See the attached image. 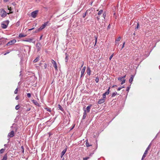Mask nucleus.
Here are the masks:
<instances>
[{"instance_id": "nucleus-59", "label": "nucleus", "mask_w": 160, "mask_h": 160, "mask_svg": "<svg viewBox=\"0 0 160 160\" xmlns=\"http://www.w3.org/2000/svg\"><path fill=\"white\" fill-rule=\"evenodd\" d=\"M19 25V22H18L17 23V25Z\"/></svg>"}, {"instance_id": "nucleus-9", "label": "nucleus", "mask_w": 160, "mask_h": 160, "mask_svg": "<svg viewBox=\"0 0 160 160\" xmlns=\"http://www.w3.org/2000/svg\"><path fill=\"white\" fill-rule=\"evenodd\" d=\"M41 45V44L40 43H38L36 44V47L37 48L38 51H39L41 49V48L40 47V46Z\"/></svg>"}, {"instance_id": "nucleus-26", "label": "nucleus", "mask_w": 160, "mask_h": 160, "mask_svg": "<svg viewBox=\"0 0 160 160\" xmlns=\"http://www.w3.org/2000/svg\"><path fill=\"white\" fill-rule=\"evenodd\" d=\"M117 92H113L112 94V97H114L115 96H116L117 94Z\"/></svg>"}, {"instance_id": "nucleus-48", "label": "nucleus", "mask_w": 160, "mask_h": 160, "mask_svg": "<svg viewBox=\"0 0 160 160\" xmlns=\"http://www.w3.org/2000/svg\"><path fill=\"white\" fill-rule=\"evenodd\" d=\"M139 27V24L138 23H137V26L136 28H135V29H138Z\"/></svg>"}, {"instance_id": "nucleus-11", "label": "nucleus", "mask_w": 160, "mask_h": 160, "mask_svg": "<svg viewBox=\"0 0 160 160\" xmlns=\"http://www.w3.org/2000/svg\"><path fill=\"white\" fill-rule=\"evenodd\" d=\"M134 76L133 75H131V77L129 79V82H130V83H132V82L133 80V79L134 78Z\"/></svg>"}, {"instance_id": "nucleus-4", "label": "nucleus", "mask_w": 160, "mask_h": 160, "mask_svg": "<svg viewBox=\"0 0 160 160\" xmlns=\"http://www.w3.org/2000/svg\"><path fill=\"white\" fill-rule=\"evenodd\" d=\"M0 14L2 17H4L6 16L7 12L4 10L2 9L0 11Z\"/></svg>"}, {"instance_id": "nucleus-57", "label": "nucleus", "mask_w": 160, "mask_h": 160, "mask_svg": "<svg viewBox=\"0 0 160 160\" xmlns=\"http://www.w3.org/2000/svg\"><path fill=\"white\" fill-rule=\"evenodd\" d=\"M124 44H125V42H124L123 43V46H122V48H123V47H124Z\"/></svg>"}, {"instance_id": "nucleus-36", "label": "nucleus", "mask_w": 160, "mask_h": 160, "mask_svg": "<svg viewBox=\"0 0 160 160\" xmlns=\"http://www.w3.org/2000/svg\"><path fill=\"white\" fill-rule=\"evenodd\" d=\"M99 79L98 78L96 77V78L95 81L96 82H98L99 81Z\"/></svg>"}, {"instance_id": "nucleus-2", "label": "nucleus", "mask_w": 160, "mask_h": 160, "mask_svg": "<svg viewBox=\"0 0 160 160\" xmlns=\"http://www.w3.org/2000/svg\"><path fill=\"white\" fill-rule=\"evenodd\" d=\"M9 21L8 20H7L1 24V27L3 28H6L7 27Z\"/></svg>"}, {"instance_id": "nucleus-40", "label": "nucleus", "mask_w": 160, "mask_h": 160, "mask_svg": "<svg viewBox=\"0 0 160 160\" xmlns=\"http://www.w3.org/2000/svg\"><path fill=\"white\" fill-rule=\"evenodd\" d=\"M150 145L148 146V148H147L146 150H147V151L148 152V151L150 149Z\"/></svg>"}, {"instance_id": "nucleus-52", "label": "nucleus", "mask_w": 160, "mask_h": 160, "mask_svg": "<svg viewBox=\"0 0 160 160\" xmlns=\"http://www.w3.org/2000/svg\"><path fill=\"white\" fill-rule=\"evenodd\" d=\"M34 29V28H31V29H29L28 30V31H31V30H33Z\"/></svg>"}, {"instance_id": "nucleus-5", "label": "nucleus", "mask_w": 160, "mask_h": 160, "mask_svg": "<svg viewBox=\"0 0 160 160\" xmlns=\"http://www.w3.org/2000/svg\"><path fill=\"white\" fill-rule=\"evenodd\" d=\"M16 42V41L15 39H13L12 40L10 41L9 42H8L7 44V46H9L12 44H14Z\"/></svg>"}, {"instance_id": "nucleus-56", "label": "nucleus", "mask_w": 160, "mask_h": 160, "mask_svg": "<svg viewBox=\"0 0 160 160\" xmlns=\"http://www.w3.org/2000/svg\"><path fill=\"white\" fill-rule=\"evenodd\" d=\"M9 52H6V53H5V54H4V55H6V54H8V53H9Z\"/></svg>"}, {"instance_id": "nucleus-30", "label": "nucleus", "mask_w": 160, "mask_h": 160, "mask_svg": "<svg viewBox=\"0 0 160 160\" xmlns=\"http://www.w3.org/2000/svg\"><path fill=\"white\" fill-rule=\"evenodd\" d=\"M88 11H89L88 10H87L86 12V13H85L83 14V18H85V17L86 16V13H88Z\"/></svg>"}, {"instance_id": "nucleus-27", "label": "nucleus", "mask_w": 160, "mask_h": 160, "mask_svg": "<svg viewBox=\"0 0 160 160\" xmlns=\"http://www.w3.org/2000/svg\"><path fill=\"white\" fill-rule=\"evenodd\" d=\"M8 9L10 11L9 13H8V14H9V13H13L11 11L12 10L11 7H9L8 6Z\"/></svg>"}, {"instance_id": "nucleus-51", "label": "nucleus", "mask_w": 160, "mask_h": 160, "mask_svg": "<svg viewBox=\"0 0 160 160\" xmlns=\"http://www.w3.org/2000/svg\"><path fill=\"white\" fill-rule=\"evenodd\" d=\"M31 109V108H28L27 109V110L26 111H29Z\"/></svg>"}, {"instance_id": "nucleus-47", "label": "nucleus", "mask_w": 160, "mask_h": 160, "mask_svg": "<svg viewBox=\"0 0 160 160\" xmlns=\"http://www.w3.org/2000/svg\"><path fill=\"white\" fill-rule=\"evenodd\" d=\"M103 17L104 18H105V17L106 16V14L105 13H104L103 14Z\"/></svg>"}, {"instance_id": "nucleus-31", "label": "nucleus", "mask_w": 160, "mask_h": 160, "mask_svg": "<svg viewBox=\"0 0 160 160\" xmlns=\"http://www.w3.org/2000/svg\"><path fill=\"white\" fill-rule=\"evenodd\" d=\"M103 12V10H100L99 11L98 14V15H101Z\"/></svg>"}, {"instance_id": "nucleus-41", "label": "nucleus", "mask_w": 160, "mask_h": 160, "mask_svg": "<svg viewBox=\"0 0 160 160\" xmlns=\"http://www.w3.org/2000/svg\"><path fill=\"white\" fill-rule=\"evenodd\" d=\"M95 43L94 46L96 45V42H97V37L96 36H95Z\"/></svg>"}, {"instance_id": "nucleus-32", "label": "nucleus", "mask_w": 160, "mask_h": 160, "mask_svg": "<svg viewBox=\"0 0 160 160\" xmlns=\"http://www.w3.org/2000/svg\"><path fill=\"white\" fill-rule=\"evenodd\" d=\"M20 107H19V105H16V106L15 108V109L16 110H18L19 109V108Z\"/></svg>"}, {"instance_id": "nucleus-15", "label": "nucleus", "mask_w": 160, "mask_h": 160, "mask_svg": "<svg viewBox=\"0 0 160 160\" xmlns=\"http://www.w3.org/2000/svg\"><path fill=\"white\" fill-rule=\"evenodd\" d=\"M90 72H91V70H90V68L88 67H87V74L88 75H90Z\"/></svg>"}, {"instance_id": "nucleus-43", "label": "nucleus", "mask_w": 160, "mask_h": 160, "mask_svg": "<svg viewBox=\"0 0 160 160\" xmlns=\"http://www.w3.org/2000/svg\"><path fill=\"white\" fill-rule=\"evenodd\" d=\"M85 71L84 70H82L81 73L82 74H84L85 72Z\"/></svg>"}, {"instance_id": "nucleus-64", "label": "nucleus", "mask_w": 160, "mask_h": 160, "mask_svg": "<svg viewBox=\"0 0 160 160\" xmlns=\"http://www.w3.org/2000/svg\"><path fill=\"white\" fill-rule=\"evenodd\" d=\"M124 88V87L123 86H122V87H121V88Z\"/></svg>"}, {"instance_id": "nucleus-7", "label": "nucleus", "mask_w": 160, "mask_h": 160, "mask_svg": "<svg viewBox=\"0 0 160 160\" xmlns=\"http://www.w3.org/2000/svg\"><path fill=\"white\" fill-rule=\"evenodd\" d=\"M14 136V132L12 131L8 133V137L12 138Z\"/></svg>"}, {"instance_id": "nucleus-50", "label": "nucleus", "mask_w": 160, "mask_h": 160, "mask_svg": "<svg viewBox=\"0 0 160 160\" xmlns=\"http://www.w3.org/2000/svg\"><path fill=\"white\" fill-rule=\"evenodd\" d=\"M122 89V88H121V87L117 89L118 91H119Z\"/></svg>"}, {"instance_id": "nucleus-35", "label": "nucleus", "mask_w": 160, "mask_h": 160, "mask_svg": "<svg viewBox=\"0 0 160 160\" xmlns=\"http://www.w3.org/2000/svg\"><path fill=\"white\" fill-rule=\"evenodd\" d=\"M27 96L29 98H30L31 97V94L30 93H27Z\"/></svg>"}, {"instance_id": "nucleus-62", "label": "nucleus", "mask_w": 160, "mask_h": 160, "mask_svg": "<svg viewBox=\"0 0 160 160\" xmlns=\"http://www.w3.org/2000/svg\"><path fill=\"white\" fill-rule=\"evenodd\" d=\"M36 2H38L40 1V0H35Z\"/></svg>"}, {"instance_id": "nucleus-10", "label": "nucleus", "mask_w": 160, "mask_h": 160, "mask_svg": "<svg viewBox=\"0 0 160 160\" xmlns=\"http://www.w3.org/2000/svg\"><path fill=\"white\" fill-rule=\"evenodd\" d=\"M147 153L148 151H147V150H145L144 153V154H143V155L142 156L141 160H143V159L146 157V155L147 154Z\"/></svg>"}, {"instance_id": "nucleus-16", "label": "nucleus", "mask_w": 160, "mask_h": 160, "mask_svg": "<svg viewBox=\"0 0 160 160\" xmlns=\"http://www.w3.org/2000/svg\"><path fill=\"white\" fill-rule=\"evenodd\" d=\"M27 36V35H24L22 33H21L19 34V38H23L26 37Z\"/></svg>"}, {"instance_id": "nucleus-53", "label": "nucleus", "mask_w": 160, "mask_h": 160, "mask_svg": "<svg viewBox=\"0 0 160 160\" xmlns=\"http://www.w3.org/2000/svg\"><path fill=\"white\" fill-rule=\"evenodd\" d=\"M110 28V25L109 24L108 27V29H109Z\"/></svg>"}, {"instance_id": "nucleus-54", "label": "nucleus", "mask_w": 160, "mask_h": 160, "mask_svg": "<svg viewBox=\"0 0 160 160\" xmlns=\"http://www.w3.org/2000/svg\"><path fill=\"white\" fill-rule=\"evenodd\" d=\"M85 69H86V67H84L83 69H82V70H84L85 71Z\"/></svg>"}, {"instance_id": "nucleus-20", "label": "nucleus", "mask_w": 160, "mask_h": 160, "mask_svg": "<svg viewBox=\"0 0 160 160\" xmlns=\"http://www.w3.org/2000/svg\"><path fill=\"white\" fill-rule=\"evenodd\" d=\"M7 154H5L3 157V158L1 160H7Z\"/></svg>"}, {"instance_id": "nucleus-14", "label": "nucleus", "mask_w": 160, "mask_h": 160, "mask_svg": "<svg viewBox=\"0 0 160 160\" xmlns=\"http://www.w3.org/2000/svg\"><path fill=\"white\" fill-rule=\"evenodd\" d=\"M32 102L36 106H39V104L35 100H32Z\"/></svg>"}, {"instance_id": "nucleus-37", "label": "nucleus", "mask_w": 160, "mask_h": 160, "mask_svg": "<svg viewBox=\"0 0 160 160\" xmlns=\"http://www.w3.org/2000/svg\"><path fill=\"white\" fill-rule=\"evenodd\" d=\"M18 88H17L15 89V91H14V93L15 94H17L18 93Z\"/></svg>"}, {"instance_id": "nucleus-22", "label": "nucleus", "mask_w": 160, "mask_h": 160, "mask_svg": "<svg viewBox=\"0 0 160 160\" xmlns=\"http://www.w3.org/2000/svg\"><path fill=\"white\" fill-rule=\"evenodd\" d=\"M58 108L59 109L62 111H64V109L60 105L58 104Z\"/></svg>"}, {"instance_id": "nucleus-13", "label": "nucleus", "mask_w": 160, "mask_h": 160, "mask_svg": "<svg viewBox=\"0 0 160 160\" xmlns=\"http://www.w3.org/2000/svg\"><path fill=\"white\" fill-rule=\"evenodd\" d=\"M84 112L83 113V115L82 117V119H84L85 118L86 116H87V113H86V110L85 109L84 110Z\"/></svg>"}, {"instance_id": "nucleus-3", "label": "nucleus", "mask_w": 160, "mask_h": 160, "mask_svg": "<svg viewBox=\"0 0 160 160\" xmlns=\"http://www.w3.org/2000/svg\"><path fill=\"white\" fill-rule=\"evenodd\" d=\"M38 10H36L32 12L31 13V16L33 18H35L38 12Z\"/></svg>"}, {"instance_id": "nucleus-25", "label": "nucleus", "mask_w": 160, "mask_h": 160, "mask_svg": "<svg viewBox=\"0 0 160 160\" xmlns=\"http://www.w3.org/2000/svg\"><path fill=\"white\" fill-rule=\"evenodd\" d=\"M110 89V87H109L108 88V90H107V91L104 93L106 95H108L109 94V92H110V91H109Z\"/></svg>"}, {"instance_id": "nucleus-58", "label": "nucleus", "mask_w": 160, "mask_h": 160, "mask_svg": "<svg viewBox=\"0 0 160 160\" xmlns=\"http://www.w3.org/2000/svg\"><path fill=\"white\" fill-rule=\"evenodd\" d=\"M84 74H82L81 73L80 78H81L83 76Z\"/></svg>"}, {"instance_id": "nucleus-61", "label": "nucleus", "mask_w": 160, "mask_h": 160, "mask_svg": "<svg viewBox=\"0 0 160 160\" xmlns=\"http://www.w3.org/2000/svg\"><path fill=\"white\" fill-rule=\"evenodd\" d=\"M8 0H4V1L5 2H7L8 1Z\"/></svg>"}, {"instance_id": "nucleus-42", "label": "nucleus", "mask_w": 160, "mask_h": 160, "mask_svg": "<svg viewBox=\"0 0 160 160\" xmlns=\"http://www.w3.org/2000/svg\"><path fill=\"white\" fill-rule=\"evenodd\" d=\"M43 66L45 68H47V64L46 63H44L43 65Z\"/></svg>"}, {"instance_id": "nucleus-38", "label": "nucleus", "mask_w": 160, "mask_h": 160, "mask_svg": "<svg viewBox=\"0 0 160 160\" xmlns=\"http://www.w3.org/2000/svg\"><path fill=\"white\" fill-rule=\"evenodd\" d=\"M89 157H85V158H83V159L84 160H88V159L89 158Z\"/></svg>"}, {"instance_id": "nucleus-8", "label": "nucleus", "mask_w": 160, "mask_h": 160, "mask_svg": "<svg viewBox=\"0 0 160 160\" xmlns=\"http://www.w3.org/2000/svg\"><path fill=\"white\" fill-rule=\"evenodd\" d=\"M105 99H104V98H102L99 99L98 102V103L99 104H102L105 102Z\"/></svg>"}, {"instance_id": "nucleus-55", "label": "nucleus", "mask_w": 160, "mask_h": 160, "mask_svg": "<svg viewBox=\"0 0 160 160\" xmlns=\"http://www.w3.org/2000/svg\"><path fill=\"white\" fill-rule=\"evenodd\" d=\"M117 87V85H113V86H112V88H114V87Z\"/></svg>"}, {"instance_id": "nucleus-45", "label": "nucleus", "mask_w": 160, "mask_h": 160, "mask_svg": "<svg viewBox=\"0 0 160 160\" xmlns=\"http://www.w3.org/2000/svg\"><path fill=\"white\" fill-rule=\"evenodd\" d=\"M46 109L47 111H48L50 112L51 110H50V108H46Z\"/></svg>"}, {"instance_id": "nucleus-24", "label": "nucleus", "mask_w": 160, "mask_h": 160, "mask_svg": "<svg viewBox=\"0 0 160 160\" xmlns=\"http://www.w3.org/2000/svg\"><path fill=\"white\" fill-rule=\"evenodd\" d=\"M65 55H66V57L65 58V60H66V62H67L68 61V54H67V53H65Z\"/></svg>"}, {"instance_id": "nucleus-18", "label": "nucleus", "mask_w": 160, "mask_h": 160, "mask_svg": "<svg viewBox=\"0 0 160 160\" xmlns=\"http://www.w3.org/2000/svg\"><path fill=\"white\" fill-rule=\"evenodd\" d=\"M91 105H90V106H88L87 108H86V111H87V112H89L90 111V109L91 108Z\"/></svg>"}, {"instance_id": "nucleus-28", "label": "nucleus", "mask_w": 160, "mask_h": 160, "mask_svg": "<svg viewBox=\"0 0 160 160\" xmlns=\"http://www.w3.org/2000/svg\"><path fill=\"white\" fill-rule=\"evenodd\" d=\"M21 151L22 153L24 152V148L23 146H22L21 147Z\"/></svg>"}, {"instance_id": "nucleus-44", "label": "nucleus", "mask_w": 160, "mask_h": 160, "mask_svg": "<svg viewBox=\"0 0 160 160\" xmlns=\"http://www.w3.org/2000/svg\"><path fill=\"white\" fill-rule=\"evenodd\" d=\"M130 87H128L127 88V89H126V91L128 92L129 91V90L130 89Z\"/></svg>"}, {"instance_id": "nucleus-46", "label": "nucleus", "mask_w": 160, "mask_h": 160, "mask_svg": "<svg viewBox=\"0 0 160 160\" xmlns=\"http://www.w3.org/2000/svg\"><path fill=\"white\" fill-rule=\"evenodd\" d=\"M113 56V54H112L109 57V59L110 60H111L112 58V57Z\"/></svg>"}, {"instance_id": "nucleus-34", "label": "nucleus", "mask_w": 160, "mask_h": 160, "mask_svg": "<svg viewBox=\"0 0 160 160\" xmlns=\"http://www.w3.org/2000/svg\"><path fill=\"white\" fill-rule=\"evenodd\" d=\"M106 95L105 93H104L102 95V98L105 99L106 98Z\"/></svg>"}, {"instance_id": "nucleus-23", "label": "nucleus", "mask_w": 160, "mask_h": 160, "mask_svg": "<svg viewBox=\"0 0 160 160\" xmlns=\"http://www.w3.org/2000/svg\"><path fill=\"white\" fill-rule=\"evenodd\" d=\"M86 146L87 147H89V146H91V145H90L88 142V140H86Z\"/></svg>"}, {"instance_id": "nucleus-29", "label": "nucleus", "mask_w": 160, "mask_h": 160, "mask_svg": "<svg viewBox=\"0 0 160 160\" xmlns=\"http://www.w3.org/2000/svg\"><path fill=\"white\" fill-rule=\"evenodd\" d=\"M5 150V149L2 148L0 150V153H2Z\"/></svg>"}, {"instance_id": "nucleus-39", "label": "nucleus", "mask_w": 160, "mask_h": 160, "mask_svg": "<svg viewBox=\"0 0 160 160\" xmlns=\"http://www.w3.org/2000/svg\"><path fill=\"white\" fill-rule=\"evenodd\" d=\"M125 79H123L122 82L121 84L122 85L124 84L125 82Z\"/></svg>"}, {"instance_id": "nucleus-21", "label": "nucleus", "mask_w": 160, "mask_h": 160, "mask_svg": "<svg viewBox=\"0 0 160 160\" xmlns=\"http://www.w3.org/2000/svg\"><path fill=\"white\" fill-rule=\"evenodd\" d=\"M32 40V39L31 38H28L27 39L25 40H24V41L27 42H31Z\"/></svg>"}, {"instance_id": "nucleus-63", "label": "nucleus", "mask_w": 160, "mask_h": 160, "mask_svg": "<svg viewBox=\"0 0 160 160\" xmlns=\"http://www.w3.org/2000/svg\"><path fill=\"white\" fill-rule=\"evenodd\" d=\"M12 4L13 5H14L15 4V2H13V3H12Z\"/></svg>"}, {"instance_id": "nucleus-6", "label": "nucleus", "mask_w": 160, "mask_h": 160, "mask_svg": "<svg viewBox=\"0 0 160 160\" xmlns=\"http://www.w3.org/2000/svg\"><path fill=\"white\" fill-rule=\"evenodd\" d=\"M52 62L53 64V66L55 68V69L56 70H57L58 69V67L57 66L56 62L54 60H52Z\"/></svg>"}, {"instance_id": "nucleus-49", "label": "nucleus", "mask_w": 160, "mask_h": 160, "mask_svg": "<svg viewBox=\"0 0 160 160\" xmlns=\"http://www.w3.org/2000/svg\"><path fill=\"white\" fill-rule=\"evenodd\" d=\"M19 99V98H18V96H17L16 97V98H15V99H16V100H18Z\"/></svg>"}, {"instance_id": "nucleus-12", "label": "nucleus", "mask_w": 160, "mask_h": 160, "mask_svg": "<svg viewBox=\"0 0 160 160\" xmlns=\"http://www.w3.org/2000/svg\"><path fill=\"white\" fill-rule=\"evenodd\" d=\"M67 150V149L66 148L65 149H64L62 151V152L61 153V158H62L63 156L65 154V153L66 152Z\"/></svg>"}, {"instance_id": "nucleus-1", "label": "nucleus", "mask_w": 160, "mask_h": 160, "mask_svg": "<svg viewBox=\"0 0 160 160\" xmlns=\"http://www.w3.org/2000/svg\"><path fill=\"white\" fill-rule=\"evenodd\" d=\"M48 22H45L43 24L41 27H40L38 29H37L36 30V32H38L42 30L43 29H44L45 27L47 26L48 23Z\"/></svg>"}, {"instance_id": "nucleus-60", "label": "nucleus", "mask_w": 160, "mask_h": 160, "mask_svg": "<svg viewBox=\"0 0 160 160\" xmlns=\"http://www.w3.org/2000/svg\"><path fill=\"white\" fill-rule=\"evenodd\" d=\"M42 36H41L40 37V40H41V39H42Z\"/></svg>"}, {"instance_id": "nucleus-17", "label": "nucleus", "mask_w": 160, "mask_h": 160, "mask_svg": "<svg viewBox=\"0 0 160 160\" xmlns=\"http://www.w3.org/2000/svg\"><path fill=\"white\" fill-rule=\"evenodd\" d=\"M126 75L122 77H119L118 78V80L119 81H122V79H124L126 77Z\"/></svg>"}, {"instance_id": "nucleus-19", "label": "nucleus", "mask_w": 160, "mask_h": 160, "mask_svg": "<svg viewBox=\"0 0 160 160\" xmlns=\"http://www.w3.org/2000/svg\"><path fill=\"white\" fill-rule=\"evenodd\" d=\"M40 56H38L37 57V58L34 60L33 62H36L39 60Z\"/></svg>"}, {"instance_id": "nucleus-33", "label": "nucleus", "mask_w": 160, "mask_h": 160, "mask_svg": "<svg viewBox=\"0 0 160 160\" xmlns=\"http://www.w3.org/2000/svg\"><path fill=\"white\" fill-rule=\"evenodd\" d=\"M121 39V38L120 37H118L116 41V44H117V41H119Z\"/></svg>"}]
</instances>
